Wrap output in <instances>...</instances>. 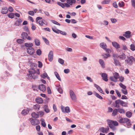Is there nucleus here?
Returning a JSON list of instances; mask_svg holds the SVG:
<instances>
[{
	"label": "nucleus",
	"instance_id": "32",
	"mask_svg": "<svg viewBox=\"0 0 135 135\" xmlns=\"http://www.w3.org/2000/svg\"><path fill=\"white\" fill-rule=\"evenodd\" d=\"M29 110H25V109L23 110L22 111V112H21V113L22 114L24 115H25L27 114H28V113L29 112Z\"/></svg>",
	"mask_w": 135,
	"mask_h": 135
},
{
	"label": "nucleus",
	"instance_id": "7",
	"mask_svg": "<svg viewBox=\"0 0 135 135\" xmlns=\"http://www.w3.org/2000/svg\"><path fill=\"white\" fill-rule=\"evenodd\" d=\"M64 107L62 105L61 106V109L63 113H69L70 112V110L69 108L68 107H66L65 108V110H64Z\"/></svg>",
	"mask_w": 135,
	"mask_h": 135
},
{
	"label": "nucleus",
	"instance_id": "57",
	"mask_svg": "<svg viewBox=\"0 0 135 135\" xmlns=\"http://www.w3.org/2000/svg\"><path fill=\"white\" fill-rule=\"evenodd\" d=\"M109 129V128L107 126V127L106 128H104V133H107Z\"/></svg>",
	"mask_w": 135,
	"mask_h": 135
},
{
	"label": "nucleus",
	"instance_id": "2",
	"mask_svg": "<svg viewBox=\"0 0 135 135\" xmlns=\"http://www.w3.org/2000/svg\"><path fill=\"white\" fill-rule=\"evenodd\" d=\"M107 121L108 124L110 128L113 131L115 130L116 128L115 126H117L118 125V122L116 121L110 120H108Z\"/></svg>",
	"mask_w": 135,
	"mask_h": 135
},
{
	"label": "nucleus",
	"instance_id": "23",
	"mask_svg": "<svg viewBox=\"0 0 135 135\" xmlns=\"http://www.w3.org/2000/svg\"><path fill=\"white\" fill-rule=\"evenodd\" d=\"M118 57L121 60H124L126 58V55L122 53V55L118 56Z\"/></svg>",
	"mask_w": 135,
	"mask_h": 135
},
{
	"label": "nucleus",
	"instance_id": "35",
	"mask_svg": "<svg viewBox=\"0 0 135 135\" xmlns=\"http://www.w3.org/2000/svg\"><path fill=\"white\" fill-rule=\"evenodd\" d=\"M95 96L97 98L101 99H103V97L99 95L98 93L95 92L94 93Z\"/></svg>",
	"mask_w": 135,
	"mask_h": 135
},
{
	"label": "nucleus",
	"instance_id": "58",
	"mask_svg": "<svg viewBox=\"0 0 135 135\" xmlns=\"http://www.w3.org/2000/svg\"><path fill=\"white\" fill-rule=\"evenodd\" d=\"M36 130L38 132H40V127L39 125L36 126Z\"/></svg>",
	"mask_w": 135,
	"mask_h": 135
},
{
	"label": "nucleus",
	"instance_id": "54",
	"mask_svg": "<svg viewBox=\"0 0 135 135\" xmlns=\"http://www.w3.org/2000/svg\"><path fill=\"white\" fill-rule=\"evenodd\" d=\"M115 91L117 96L119 97H120L121 96V95L119 91L117 90H115Z\"/></svg>",
	"mask_w": 135,
	"mask_h": 135
},
{
	"label": "nucleus",
	"instance_id": "18",
	"mask_svg": "<svg viewBox=\"0 0 135 135\" xmlns=\"http://www.w3.org/2000/svg\"><path fill=\"white\" fill-rule=\"evenodd\" d=\"M113 59L114 61V63L116 66H120V62L116 58H114Z\"/></svg>",
	"mask_w": 135,
	"mask_h": 135
},
{
	"label": "nucleus",
	"instance_id": "64",
	"mask_svg": "<svg viewBox=\"0 0 135 135\" xmlns=\"http://www.w3.org/2000/svg\"><path fill=\"white\" fill-rule=\"evenodd\" d=\"M32 76L33 78L34 79H36L38 78V75L36 74H33Z\"/></svg>",
	"mask_w": 135,
	"mask_h": 135
},
{
	"label": "nucleus",
	"instance_id": "33",
	"mask_svg": "<svg viewBox=\"0 0 135 135\" xmlns=\"http://www.w3.org/2000/svg\"><path fill=\"white\" fill-rule=\"evenodd\" d=\"M8 16L11 18H13L14 17V14L13 13H10L7 15Z\"/></svg>",
	"mask_w": 135,
	"mask_h": 135
},
{
	"label": "nucleus",
	"instance_id": "52",
	"mask_svg": "<svg viewBox=\"0 0 135 135\" xmlns=\"http://www.w3.org/2000/svg\"><path fill=\"white\" fill-rule=\"evenodd\" d=\"M24 29H25V30H26V31H27V32H23L22 33V34H27V33H29V29L27 27H25Z\"/></svg>",
	"mask_w": 135,
	"mask_h": 135
},
{
	"label": "nucleus",
	"instance_id": "6",
	"mask_svg": "<svg viewBox=\"0 0 135 135\" xmlns=\"http://www.w3.org/2000/svg\"><path fill=\"white\" fill-rule=\"evenodd\" d=\"M27 53L30 55H32L35 53V49L33 47H31L30 48H27Z\"/></svg>",
	"mask_w": 135,
	"mask_h": 135
},
{
	"label": "nucleus",
	"instance_id": "15",
	"mask_svg": "<svg viewBox=\"0 0 135 135\" xmlns=\"http://www.w3.org/2000/svg\"><path fill=\"white\" fill-rule=\"evenodd\" d=\"M56 88L57 91L60 94L63 93V90L61 86L60 85H58L56 86Z\"/></svg>",
	"mask_w": 135,
	"mask_h": 135
},
{
	"label": "nucleus",
	"instance_id": "45",
	"mask_svg": "<svg viewBox=\"0 0 135 135\" xmlns=\"http://www.w3.org/2000/svg\"><path fill=\"white\" fill-rule=\"evenodd\" d=\"M58 62L61 64L62 65L64 64V61L63 59L61 58H59L58 60Z\"/></svg>",
	"mask_w": 135,
	"mask_h": 135
},
{
	"label": "nucleus",
	"instance_id": "30",
	"mask_svg": "<svg viewBox=\"0 0 135 135\" xmlns=\"http://www.w3.org/2000/svg\"><path fill=\"white\" fill-rule=\"evenodd\" d=\"M117 112H118L117 109H115L113 111L112 115L113 116H115L117 114Z\"/></svg>",
	"mask_w": 135,
	"mask_h": 135
},
{
	"label": "nucleus",
	"instance_id": "59",
	"mask_svg": "<svg viewBox=\"0 0 135 135\" xmlns=\"http://www.w3.org/2000/svg\"><path fill=\"white\" fill-rule=\"evenodd\" d=\"M38 67L40 68H42V63L40 61H38Z\"/></svg>",
	"mask_w": 135,
	"mask_h": 135
},
{
	"label": "nucleus",
	"instance_id": "17",
	"mask_svg": "<svg viewBox=\"0 0 135 135\" xmlns=\"http://www.w3.org/2000/svg\"><path fill=\"white\" fill-rule=\"evenodd\" d=\"M35 101L37 103L39 104H42L43 102L42 99L40 97H38L35 99Z\"/></svg>",
	"mask_w": 135,
	"mask_h": 135
},
{
	"label": "nucleus",
	"instance_id": "50",
	"mask_svg": "<svg viewBox=\"0 0 135 135\" xmlns=\"http://www.w3.org/2000/svg\"><path fill=\"white\" fill-rule=\"evenodd\" d=\"M131 2L132 6L135 9V0H131Z\"/></svg>",
	"mask_w": 135,
	"mask_h": 135
},
{
	"label": "nucleus",
	"instance_id": "19",
	"mask_svg": "<svg viewBox=\"0 0 135 135\" xmlns=\"http://www.w3.org/2000/svg\"><path fill=\"white\" fill-rule=\"evenodd\" d=\"M52 29L54 32L57 33L63 34V33L62 31L57 29L54 27H52Z\"/></svg>",
	"mask_w": 135,
	"mask_h": 135
},
{
	"label": "nucleus",
	"instance_id": "16",
	"mask_svg": "<svg viewBox=\"0 0 135 135\" xmlns=\"http://www.w3.org/2000/svg\"><path fill=\"white\" fill-rule=\"evenodd\" d=\"M16 19H17V20L15 23V25L16 26H19L21 25V23L22 22V20L20 18H16Z\"/></svg>",
	"mask_w": 135,
	"mask_h": 135
},
{
	"label": "nucleus",
	"instance_id": "42",
	"mask_svg": "<svg viewBox=\"0 0 135 135\" xmlns=\"http://www.w3.org/2000/svg\"><path fill=\"white\" fill-rule=\"evenodd\" d=\"M110 80L112 81L116 82L117 81V79L115 77L113 76H111L110 77Z\"/></svg>",
	"mask_w": 135,
	"mask_h": 135
},
{
	"label": "nucleus",
	"instance_id": "20",
	"mask_svg": "<svg viewBox=\"0 0 135 135\" xmlns=\"http://www.w3.org/2000/svg\"><path fill=\"white\" fill-rule=\"evenodd\" d=\"M8 11L7 8L5 7L2 8L1 13L3 14H5L8 13Z\"/></svg>",
	"mask_w": 135,
	"mask_h": 135
},
{
	"label": "nucleus",
	"instance_id": "63",
	"mask_svg": "<svg viewBox=\"0 0 135 135\" xmlns=\"http://www.w3.org/2000/svg\"><path fill=\"white\" fill-rule=\"evenodd\" d=\"M124 36L125 37L127 38H128L130 37L131 34H123Z\"/></svg>",
	"mask_w": 135,
	"mask_h": 135
},
{
	"label": "nucleus",
	"instance_id": "12",
	"mask_svg": "<svg viewBox=\"0 0 135 135\" xmlns=\"http://www.w3.org/2000/svg\"><path fill=\"white\" fill-rule=\"evenodd\" d=\"M102 79L106 81H107L108 79L107 78V75L105 73H103L101 75Z\"/></svg>",
	"mask_w": 135,
	"mask_h": 135
},
{
	"label": "nucleus",
	"instance_id": "10",
	"mask_svg": "<svg viewBox=\"0 0 135 135\" xmlns=\"http://www.w3.org/2000/svg\"><path fill=\"white\" fill-rule=\"evenodd\" d=\"M28 34H21V38L23 40H26V39H27L28 40H31V38L28 35Z\"/></svg>",
	"mask_w": 135,
	"mask_h": 135
},
{
	"label": "nucleus",
	"instance_id": "13",
	"mask_svg": "<svg viewBox=\"0 0 135 135\" xmlns=\"http://www.w3.org/2000/svg\"><path fill=\"white\" fill-rule=\"evenodd\" d=\"M38 89L40 90L44 91L46 89V87L44 84H41L39 85Z\"/></svg>",
	"mask_w": 135,
	"mask_h": 135
},
{
	"label": "nucleus",
	"instance_id": "25",
	"mask_svg": "<svg viewBox=\"0 0 135 135\" xmlns=\"http://www.w3.org/2000/svg\"><path fill=\"white\" fill-rule=\"evenodd\" d=\"M33 45L32 43H25V46L26 47H28V48H30L32 47L33 46Z\"/></svg>",
	"mask_w": 135,
	"mask_h": 135
},
{
	"label": "nucleus",
	"instance_id": "51",
	"mask_svg": "<svg viewBox=\"0 0 135 135\" xmlns=\"http://www.w3.org/2000/svg\"><path fill=\"white\" fill-rule=\"evenodd\" d=\"M41 76L43 79H45V78L47 77V75L46 73H44Z\"/></svg>",
	"mask_w": 135,
	"mask_h": 135
},
{
	"label": "nucleus",
	"instance_id": "48",
	"mask_svg": "<svg viewBox=\"0 0 135 135\" xmlns=\"http://www.w3.org/2000/svg\"><path fill=\"white\" fill-rule=\"evenodd\" d=\"M119 85L123 89H126V86L121 83H120L119 84Z\"/></svg>",
	"mask_w": 135,
	"mask_h": 135
},
{
	"label": "nucleus",
	"instance_id": "26",
	"mask_svg": "<svg viewBox=\"0 0 135 135\" xmlns=\"http://www.w3.org/2000/svg\"><path fill=\"white\" fill-rule=\"evenodd\" d=\"M99 62L101 65L102 67L103 68H105V64L103 60L101 59H100L99 60Z\"/></svg>",
	"mask_w": 135,
	"mask_h": 135
},
{
	"label": "nucleus",
	"instance_id": "40",
	"mask_svg": "<svg viewBox=\"0 0 135 135\" xmlns=\"http://www.w3.org/2000/svg\"><path fill=\"white\" fill-rule=\"evenodd\" d=\"M29 73L30 74H31L32 75L33 74H36V70L34 69H32L31 70L29 71Z\"/></svg>",
	"mask_w": 135,
	"mask_h": 135
},
{
	"label": "nucleus",
	"instance_id": "29",
	"mask_svg": "<svg viewBox=\"0 0 135 135\" xmlns=\"http://www.w3.org/2000/svg\"><path fill=\"white\" fill-rule=\"evenodd\" d=\"M132 115V113L129 111L127 112L126 113V117L128 118L131 117Z\"/></svg>",
	"mask_w": 135,
	"mask_h": 135
},
{
	"label": "nucleus",
	"instance_id": "36",
	"mask_svg": "<svg viewBox=\"0 0 135 135\" xmlns=\"http://www.w3.org/2000/svg\"><path fill=\"white\" fill-rule=\"evenodd\" d=\"M54 74L58 79L60 81H61L60 78L58 73L57 72H55Z\"/></svg>",
	"mask_w": 135,
	"mask_h": 135
},
{
	"label": "nucleus",
	"instance_id": "28",
	"mask_svg": "<svg viewBox=\"0 0 135 135\" xmlns=\"http://www.w3.org/2000/svg\"><path fill=\"white\" fill-rule=\"evenodd\" d=\"M43 108L44 111L46 113H48L50 112V110L48 108V106L47 105H45L44 106Z\"/></svg>",
	"mask_w": 135,
	"mask_h": 135
},
{
	"label": "nucleus",
	"instance_id": "60",
	"mask_svg": "<svg viewBox=\"0 0 135 135\" xmlns=\"http://www.w3.org/2000/svg\"><path fill=\"white\" fill-rule=\"evenodd\" d=\"M86 78L87 80H89L90 82H93V80L90 77L87 76Z\"/></svg>",
	"mask_w": 135,
	"mask_h": 135
},
{
	"label": "nucleus",
	"instance_id": "1",
	"mask_svg": "<svg viewBox=\"0 0 135 135\" xmlns=\"http://www.w3.org/2000/svg\"><path fill=\"white\" fill-rule=\"evenodd\" d=\"M119 104L122 107H127L128 106V103L120 99H118L115 101L114 106L115 108H119Z\"/></svg>",
	"mask_w": 135,
	"mask_h": 135
},
{
	"label": "nucleus",
	"instance_id": "56",
	"mask_svg": "<svg viewBox=\"0 0 135 135\" xmlns=\"http://www.w3.org/2000/svg\"><path fill=\"white\" fill-rule=\"evenodd\" d=\"M48 93L49 94H50L51 93V91L50 88L48 86L47 88Z\"/></svg>",
	"mask_w": 135,
	"mask_h": 135
},
{
	"label": "nucleus",
	"instance_id": "3",
	"mask_svg": "<svg viewBox=\"0 0 135 135\" xmlns=\"http://www.w3.org/2000/svg\"><path fill=\"white\" fill-rule=\"evenodd\" d=\"M119 122L121 123H126L128 128L130 127L131 125L130 119L127 118H121L119 119Z\"/></svg>",
	"mask_w": 135,
	"mask_h": 135
},
{
	"label": "nucleus",
	"instance_id": "8",
	"mask_svg": "<svg viewBox=\"0 0 135 135\" xmlns=\"http://www.w3.org/2000/svg\"><path fill=\"white\" fill-rule=\"evenodd\" d=\"M70 94L71 99L74 101L76 100V95L72 90H71L70 91Z\"/></svg>",
	"mask_w": 135,
	"mask_h": 135
},
{
	"label": "nucleus",
	"instance_id": "62",
	"mask_svg": "<svg viewBox=\"0 0 135 135\" xmlns=\"http://www.w3.org/2000/svg\"><path fill=\"white\" fill-rule=\"evenodd\" d=\"M70 71V70L69 69H65L64 70V72L66 74L69 73Z\"/></svg>",
	"mask_w": 135,
	"mask_h": 135
},
{
	"label": "nucleus",
	"instance_id": "61",
	"mask_svg": "<svg viewBox=\"0 0 135 135\" xmlns=\"http://www.w3.org/2000/svg\"><path fill=\"white\" fill-rule=\"evenodd\" d=\"M118 5L120 7H122L124 5V3L123 2H122L121 3L119 2L118 3Z\"/></svg>",
	"mask_w": 135,
	"mask_h": 135
},
{
	"label": "nucleus",
	"instance_id": "44",
	"mask_svg": "<svg viewBox=\"0 0 135 135\" xmlns=\"http://www.w3.org/2000/svg\"><path fill=\"white\" fill-rule=\"evenodd\" d=\"M121 91L124 95H127L128 93L127 90L126 89H122L121 90Z\"/></svg>",
	"mask_w": 135,
	"mask_h": 135
},
{
	"label": "nucleus",
	"instance_id": "41",
	"mask_svg": "<svg viewBox=\"0 0 135 135\" xmlns=\"http://www.w3.org/2000/svg\"><path fill=\"white\" fill-rule=\"evenodd\" d=\"M37 55L38 56H40L42 53V51L40 49H38L36 51Z\"/></svg>",
	"mask_w": 135,
	"mask_h": 135
},
{
	"label": "nucleus",
	"instance_id": "14",
	"mask_svg": "<svg viewBox=\"0 0 135 135\" xmlns=\"http://www.w3.org/2000/svg\"><path fill=\"white\" fill-rule=\"evenodd\" d=\"M112 44L113 46L116 49H118L120 48L119 45L116 42H112Z\"/></svg>",
	"mask_w": 135,
	"mask_h": 135
},
{
	"label": "nucleus",
	"instance_id": "34",
	"mask_svg": "<svg viewBox=\"0 0 135 135\" xmlns=\"http://www.w3.org/2000/svg\"><path fill=\"white\" fill-rule=\"evenodd\" d=\"M41 124L42 125L43 127H46V125L45 122L44 120L43 119H41Z\"/></svg>",
	"mask_w": 135,
	"mask_h": 135
},
{
	"label": "nucleus",
	"instance_id": "47",
	"mask_svg": "<svg viewBox=\"0 0 135 135\" xmlns=\"http://www.w3.org/2000/svg\"><path fill=\"white\" fill-rule=\"evenodd\" d=\"M38 115H39L41 117L43 116L44 114V112L43 111H39L38 112Z\"/></svg>",
	"mask_w": 135,
	"mask_h": 135
},
{
	"label": "nucleus",
	"instance_id": "24",
	"mask_svg": "<svg viewBox=\"0 0 135 135\" xmlns=\"http://www.w3.org/2000/svg\"><path fill=\"white\" fill-rule=\"evenodd\" d=\"M75 0H67L66 2L67 3L70 5H73V3H74L76 2Z\"/></svg>",
	"mask_w": 135,
	"mask_h": 135
},
{
	"label": "nucleus",
	"instance_id": "53",
	"mask_svg": "<svg viewBox=\"0 0 135 135\" xmlns=\"http://www.w3.org/2000/svg\"><path fill=\"white\" fill-rule=\"evenodd\" d=\"M52 22L53 23H54V24H55L56 25H58L59 26H60V23H59L57 22L56 21H55L54 20H52Z\"/></svg>",
	"mask_w": 135,
	"mask_h": 135
},
{
	"label": "nucleus",
	"instance_id": "55",
	"mask_svg": "<svg viewBox=\"0 0 135 135\" xmlns=\"http://www.w3.org/2000/svg\"><path fill=\"white\" fill-rule=\"evenodd\" d=\"M28 13L31 16H33L34 14V12L33 11H30L28 12Z\"/></svg>",
	"mask_w": 135,
	"mask_h": 135
},
{
	"label": "nucleus",
	"instance_id": "21",
	"mask_svg": "<svg viewBox=\"0 0 135 135\" xmlns=\"http://www.w3.org/2000/svg\"><path fill=\"white\" fill-rule=\"evenodd\" d=\"M118 112L120 113V114H124L125 113V110L123 109L120 108H118Z\"/></svg>",
	"mask_w": 135,
	"mask_h": 135
},
{
	"label": "nucleus",
	"instance_id": "4",
	"mask_svg": "<svg viewBox=\"0 0 135 135\" xmlns=\"http://www.w3.org/2000/svg\"><path fill=\"white\" fill-rule=\"evenodd\" d=\"M135 61V59L132 56L127 57V58L125 60V61L129 65H132L133 61Z\"/></svg>",
	"mask_w": 135,
	"mask_h": 135
},
{
	"label": "nucleus",
	"instance_id": "39",
	"mask_svg": "<svg viewBox=\"0 0 135 135\" xmlns=\"http://www.w3.org/2000/svg\"><path fill=\"white\" fill-rule=\"evenodd\" d=\"M110 1V0H104L102 2V3L103 4H108Z\"/></svg>",
	"mask_w": 135,
	"mask_h": 135
},
{
	"label": "nucleus",
	"instance_id": "27",
	"mask_svg": "<svg viewBox=\"0 0 135 135\" xmlns=\"http://www.w3.org/2000/svg\"><path fill=\"white\" fill-rule=\"evenodd\" d=\"M40 108V105L38 104H36L34 105L33 108L36 110L38 111L39 110Z\"/></svg>",
	"mask_w": 135,
	"mask_h": 135
},
{
	"label": "nucleus",
	"instance_id": "38",
	"mask_svg": "<svg viewBox=\"0 0 135 135\" xmlns=\"http://www.w3.org/2000/svg\"><path fill=\"white\" fill-rule=\"evenodd\" d=\"M19 44H22L24 41L21 39H18L16 41Z\"/></svg>",
	"mask_w": 135,
	"mask_h": 135
},
{
	"label": "nucleus",
	"instance_id": "37",
	"mask_svg": "<svg viewBox=\"0 0 135 135\" xmlns=\"http://www.w3.org/2000/svg\"><path fill=\"white\" fill-rule=\"evenodd\" d=\"M35 45L36 46H38L40 45V42L39 40L37 39H36L35 40Z\"/></svg>",
	"mask_w": 135,
	"mask_h": 135
},
{
	"label": "nucleus",
	"instance_id": "49",
	"mask_svg": "<svg viewBox=\"0 0 135 135\" xmlns=\"http://www.w3.org/2000/svg\"><path fill=\"white\" fill-rule=\"evenodd\" d=\"M57 4L59 6H61L62 8H64L65 7L64 4L61 3L60 2H58L57 3Z\"/></svg>",
	"mask_w": 135,
	"mask_h": 135
},
{
	"label": "nucleus",
	"instance_id": "11",
	"mask_svg": "<svg viewBox=\"0 0 135 135\" xmlns=\"http://www.w3.org/2000/svg\"><path fill=\"white\" fill-rule=\"evenodd\" d=\"M53 52L52 51H50L48 55V59L50 61H52L53 59Z\"/></svg>",
	"mask_w": 135,
	"mask_h": 135
},
{
	"label": "nucleus",
	"instance_id": "9",
	"mask_svg": "<svg viewBox=\"0 0 135 135\" xmlns=\"http://www.w3.org/2000/svg\"><path fill=\"white\" fill-rule=\"evenodd\" d=\"M94 86L97 88L98 91L100 93L102 94H104L102 89L99 86L96 84H94Z\"/></svg>",
	"mask_w": 135,
	"mask_h": 135
},
{
	"label": "nucleus",
	"instance_id": "22",
	"mask_svg": "<svg viewBox=\"0 0 135 135\" xmlns=\"http://www.w3.org/2000/svg\"><path fill=\"white\" fill-rule=\"evenodd\" d=\"M100 47L104 50L106 49L107 47L106 44L104 42L101 43L100 44Z\"/></svg>",
	"mask_w": 135,
	"mask_h": 135
},
{
	"label": "nucleus",
	"instance_id": "46",
	"mask_svg": "<svg viewBox=\"0 0 135 135\" xmlns=\"http://www.w3.org/2000/svg\"><path fill=\"white\" fill-rule=\"evenodd\" d=\"M130 48L133 51L135 50V46L134 44H132L131 45Z\"/></svg>",
	"mask_w": 135,
	"mask_h": 135
},
{
	"label": "nucleus",
	"instance_id": "31",
	"mask_svg": "<svg viewBox=\"0 0 135 135\" xmlns=\"http://www.w3.org/2000/svg\"><path fill=\"white\" fill-rule=\"evenodd\" d=\"M31 115L32 117L34 118H37L38 117V114L35 113H32L31 114Z\"/></svg>",
	"mask_w": 135,
	"mask_h": 135
},
{
	"label": "nucleus",
	"instance_id": "43",
	"mask_svg": "<svg viewBox=\"0 0 135 135\" xmlns=\"http://www.w3.org/2000/svg\"><path fill=\"white\" fill-rule=\"evenodd\" d=\"M42 38L44 42L47 45H49V41L46 38H44L43 37H42Z\"/></svg>",
	"mask_w": 135,
	"mask_h": 135
},
{
	"label": "nucleus",
	"instance_id": "5",
	"mask_svg": "<svg viewBox=\"0 0 135 135\" xmlns=\"http://www.w3.org/2000/svg\"><path fill=\"white\" fill-rule=\"evenodd\" d=\"M31 124L33 126H35L39 124L40 122L38 119H32L30 120Z\"/></svg>",
	"mask_w": 135,
	"mask_h": 135
}]
</instances>
